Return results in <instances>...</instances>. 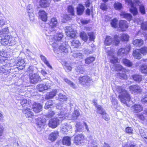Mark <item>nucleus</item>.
Here are the masks:
<instances>
[{
    "mask_svg": "<svg viewBox=\"0 0 147 147\" xmlns=\"http://www.w3.org/2000/svg\"><path fill=\"white\" fill-rule=\"evenodd\" d=\"M114 51L113 49L107 53L110 59V62L113 63V65L111 66V70L113 71H122L126 72L127 71V69L123 68L121 65L119 64H115L118 62V59L117 57L114 56Z\"/></svg>",
    "mask_w": 147,
    "mask_h": 147,
    "instance_id": "f257e3e1",
    "label": "nucleus"
},
{
    "mask_svg": "<svg viewBox=\"0 0 147 147\" xmlns=\"http://www.w3.org/2000/svg\"><path fill=\"white\" fill-rule=\"evenodd\" d=\"M65 114V113L61 112L59 114L58 116L56 118H54L51 119L49 121L48 125L49 127L52 128H55L57 127L59 124L60 122H62L65 119L68 118Z\"/></svg>",
    "mask_w": 147,
    "mask_h": 147,
    "instance_id": "f03ea898",
    "label": "nucleus"
},
{
    "mask_svg": "<svg viewBox=\"0 0 147 147\" xmlns=\"http://www.w3.org/2000/svg\"><path fill=\"white\" fill-rule=\"evenodd\" d=\"M58 24L57 19L55 18H53L51 19L49 22V27L46 29L45 34L47 36H50L49 34L51 33H55L59 28L57 27Z\"/></svg>",
    "mask_w": 147,
    "mask_h": 147,
    "instance_id": "7ed1b4c3",
    "label": "nucleus"
},
{
    "mask_svg": "<svg viewBox=\"0 0 147 147\" xmlns=\"http://www.w3.org/2000/svg\"><path fill=\"white\" fill-rule=\"evenodd\" d=\"M117 91L121 94L119 96V98L122 103L126 104L127 102L130 100V98L127 92L121 86H117Z\"/></svg>",
    "mask_w": 147,
    "mask_h": 147,
    "instance_id": "20e7f679",
    "label": "nucleus"
},
{
    "mask_svg": "<svg viewBox=\"0 0 147 147\" xmlns=\"http://www.w3.org/2000/svg\"><path fill=\"white\" fill-rule=\"evenodd\" d=\"M63 37V35L61 33H57L54 35L52 41L53 42L52 46L53 48H55V49L57 48L58 45L61 42Z\"/></svg>",
    "mask_w": 147,
    "mask_h": 147,
    "instance_id": "39448f33",
    "label": "nucleus"
},
{
    "mask_svg": "<svg viewBox=\"0 0 147 147\" xmlns=\"http://www.w3.org/2000/svg\"><path fill=\"white\" fill-rule=\"evenodd\" d=\"M80 83L85 86H88L91 82V78L87 76H80L79 78Z\"/></svg>",
    "mask_w": 147,
    "mask_h": 147,
    "instance_id": "423d86ee",
    "label": "nucleus"
},
{
    "mask_svg": "<svg viewBox=\"0 0 147 147\" xmlns=\"http://www.w3.org/2000/svg\"><path fill=\"white\" fill-rule=\"evenodd\" d=\"M125 1L126 3L131 7L130 9V12L134 16L136 15L138 12L134 3L131 0H125Z\"/></svg>",
    "mask_w": 147,
    "mask_h": 147,
    "instance_id": "0eeeda50",
    "label": "nucleus"
},
{
    "mask_svg": "<svg viewBox=\"0 0 147 147\" xmlns=\"http://www.w3.org/2000/svg\"><path fill=\"white\" fill-rule=\"evenodd\" d=\"M68 46H67L65 43H63L59 47L58 46L57 48L55 49V48H53L54 51L55 52V51L57 50L60 52L62 53L65 55L68 52Z\"/></svg>",
    "mask_w": 147,
    "mask_h": 147,
    "instance_id": "6e6552de",
    "label": "nucleus"
},
{
    "mask_svg": "<svg viewBox=\"0 0 147 147\" xmlns=\"http://www.w3.org/2000/svg\"><path fill=\"white\" fill-rule=\"evenodd\" d=\"M29 76L30 82L32 84H35L40 80V76L37 74H29Z\"/></svg>",
    "mask_w": 147,
    "mask_h": 147,
    "instance_id": "1a4fd4ad",
    "label": "nucleus"
},
{
    "mask_svg": "<svg viewBox=\"0 0 147 147\" xmlns=\"http://www.w3.org/2000/svg\"><path fill=\"white\" fill-rule=\"evenodd\" d=\"M129 89L132 93L135 94H137L142 92L140 87L137 85L131 86H129Z\"/></svg>",
    "mask_w": 147,
    "mask_h": 147,
    "instance_id": "9d476101",
    "label": "nucleus"
},
{
    "mask_svg": "<svg viewBox=\"0 0 147 147\" xmlns=\"http://www.w3.org/2000/svg\"><path fill=\"white\" fill-rule=\"evenodd\" d=\"M96 107L98 110L97 112L102 115V118L105 120H109V115L106 113L104 109H102L100 106H98Z\"/></svg>",
    "mask_w": 147,
    "mask_h": 147,
    "instance_id": "9b49d317",
    "label": "nucleus"
},
{
    "mask_svg": "<svg viewBox=\"0 0 147 147\" xmlns=\"http://www.w3.org/2000/svg\"><path fill=\"white\" fill-rule=\"evenodd\" d=\"M130 48L129 46L126 48H121L119 49L117 52V55L119 56H123L126 55L130 51Z\"/></svg>",
    "mask_w": 147,
    "mask_h": 147,
    "instance_id": "f8f14e48",
    "label": "nucleus"
},
{
    "mask_svg": "<svg viewBox=\"0 0 147 147\" xmlns=\"http://www.w3.org/2000/svg\"><path fill=\"white\" fill-rule=\"evenodd\" d=\"M84 138L82 134H78L75 136L74 139V142L76 144L79 145L82 143Z\"/></svg>",
    "mask_w": 147,
    "mask_h": 147,
    "instance_id": "ddd939ff",
    "label": "nucleus"
},
{
    "mask_svg": "<svg viewBox=\"0 0 147 147\" xmlns=\"http://www.w3.org/2000/svg\"><path fill=\"white\" fill-rule=\"evenodd\" d=\"M64 66L65 69L68 71H70L72 68L76 66V64L75 62H65Z\"/></svg>",
    "mask_w": 147,
    "mask_h": 147,
    "instance_id": "4468645a",
    "label": "nucleus"
},
{
    "mask_svg": "<svg viewBox=\"0 0 147 147\" xmlns=\"http://www.w3.org/2000/svg\"><path fill=\"white\" fill-rule=\"evenodd\" d=\"M65 31L66 35L67 36L71 38H74L76 36L75 32L69 26L65 27Z\"/></svg>",
    "mask_w": 147,
    "mask_h": 147,
    "instance_id": "2eb2a0df",
    "label": "nucleus"
},
{
    "mask_svg": "<svg viewBox=\"0 0 147 147\" xmlns=\"http://www.w3.org/2000/svg\"><path fill=\"white\" fill-rule=\"evenodd\" d=\"M42 106L40 103L34 102L32 105L33 111L36 113H38L42 111Z\"/></svg>",
    "mask_w": 147,
    "mask_h": 147,
    "instance_id": "dca6fc26",
    "label": "nucleus"
},
{
    "mask_svg": "<svg viewBox=\"0 0 147 147\" xmlns=\"http://www.w3.org/2000/svg\"><path fill=\"white\" fill-rule=\"evenodd\" d=\"M18 69L19 70L24 69L25 66V63L23 59H19L16 64Z\"/></svg>",
    "mask_w": 147,
    "mask_h": 147,
    "instance_id": "f3484780",
    "label": "nucleus"
},
{
    "mask_svg": "<svg viewBox=\"0 0 147 147\" xmlns=\"http://www.w3.org/2000/svg\"><path fill=\"white\" fill-rule=\"evenodd\" d=\"M57 93V90L56 89H54L52 91L47 93L45 97V99H49L53 98L55 96Z\"/></svg>",
    "mask_w": 147,
    "mask_h": 147,
    "instance_id": "a211bd4d",
    "label": "nucleus"
},
{
    "mask_svg": "<svg viewBox=\"0 0 147 147\" xmlns=\"http://www.w3.org/2000/svg\"><path fill=\"white\" fill-rule=\"evenodd\" d=\"M51 86V85L40 84L37 85V88L40 92H42L44 90H47Z\"/></svg>",
    "mask_w": 147,
    "mask_h": 147,
    "instance_id": "6ab92c4d",
    "label": "nucleus"
},
{
    "mask_svg": "<svg viewBox=\"0 0 147 147\" xmlns=\"http://www.w3.org/2000/svg\"><path fill=\"white\" fill-rule=\"evenodd\" d=\"M30 107H26V108H24V109L22 110L23 113L25 114V116L27 117H29L33 115V113L31 111V109L29 108Z\"/></svg>",
    "mask_w": 147,
    "mask_h": 147,
    "instance_id": "aec40b11",
    "label": "nucleus"
},
{
    "mask_svg": "<svg viewBox=\"0 0 147 147\" xmlns=\"http://www.w3.org/2000/svg\"><path fill=\"white\" fill-rule=\"evenodd\" d=\"M58 132L57 131H55L51 134L49 137V139L51 141H55L59 136Z\"/></svg>",
    "mask_w": 147,
    "mask_h": 147,
    "instance_id": "412c9836",
    "label": "nucleus"
},
{
    "mask_svg": "<svg viewBox=\"0 0 147 147\" xmlns=\"http://www.w3.org/2000/svg\"><path fill=\"white\" fill-rule=\"evenodd\" d=\"M51 2L50 0H40L39 5L42 7L46 8L49 6Z\"/></svg>",
    "mask_w": 147,
    "mask_h": 147,
    "instance_id": "4be33fe9",
    "label": "nucleus"
},
{
    "mask_svg": "<svg viewBox=\"0 0 147 147\" xmlns=\"http://www.w3.org/2000/svg\"><path fill=\"white\" fill-rule=\"evenodd\" d=\"M119 26L122 31H125L128 27L126 21L123 20L120 21Z\"/></svg>",
    "mask_w": 147,
    "mask_h": 147,
    "instance_id": "5701e85b",
    "label": "nucleus"
},
{
    "mask_svg": "<svg viewBox=\"0 0 147 147\" xmlns=\"http://www.w3.org/2000/svg\"><path fill=\"white\" fill-rule=\"evenodd\" d=\"M131 109L134 113H136L140 112L143 108L140 105L135 104L132 107Z\"/></svg>",
    "mask_w": 147,
    "mask_h": 147,
    "instance_id": "b1692460",
    "label": "nucleus"
},
{
    "mask_svg": "<svg viewBox=\"0 0 147 147\" xmlns=\"http://www.w3.org/2000/svg\"><path fill=\"white\" fill-rule=\"evenodd\" d=\"M27 10L28 13L30 20H33L34 19V15L33 13V10L31 5H29L27 6Z\"/></svg>",
    "mask_w": 147,
    "mask_h": 147,
    "instance_id": "393cba45",
    "label": "nucleus"
},
{
    "mask_svg": "<svg viewBox=\"0 0 147 147\" xmlns=\"http://www.w3.org/2000/svg\"><path fill=\"white\" fill-rule=\"evenodd\" d=\"M7 57V55L5 51H0V65L4 62L5 60V58Z\"/></svg>",
    "mask_w": 147,
    "mask_h": 147,
    "instance_id": "a878e982",
    "label": "nucleus"
},
{
    "mask_svg": "<svg viewBox=\"0 0 147 147\" xmlns=\"http://www.w3.org/2000/svg\"><path fill=\"white\" fill-rule=\"evenodd\" d=\"M132 55L135 59H140L142 57V55L139 49H136L133 52Z\"/></svg>",
    "mask_w": 147,
    "mask_h": 147,
    "instance_id": "bb28decb",
    "label": "nucleus"
},
{
    "mask_svg": "<svg viewBox=\"0 0 147 147\" xmlns=\"http://www.w3.org/2000/svg\"><path fill=\"white\" fill-rule=\"evenodd\" d=\"M10 40L9 36L7 35L1 39V43L3 45H6L9 44Z\"/></svg>",
    "mask_w": 147,
    "mask_h": 147,
    "instance_id": "cd10ccee",
    "label": "nucleus"
},
{
    "mask_svg": "<svg viewBox=\"0 0 147 147\" xmlns=\"http://www.w3.org/2000/svg\"><path fill=\"white\" fill-rule=\"evenodd\" d=\"M39 15L41 19L44 21H46L47 20V13L43 10H40Z\"/></svg>",
    "mask_w": 147,
    "mask_h": 147,
    "instance_id": "c85d7f7f",
    "label": "nucleus"
},
{
    "mask_svg": "<svg viewBox=\"0 0 147 147\" xmlns=\"http://www.w3.org/2000/svg\"><path fill=\"white\" fill-rule=\"evenodd\" d=\"M71 138L68 136H65L63 139L62 142L63 145L69 146L71 144Z\"/></svg>",
    "mask_w": 147,
    "mask_h": 147,
    "instance_id": "c756f323",
    "label": "nucleus"
},
{
    "mask_svg": "<svg viewBox=\"0 0 147 147\" xmlns=\"http://www.w3.org/2000/svg\"><path fill=\"white\" fill-rule=\"evenodd\" d=\"M75 126L76 128V132L82 131L84 129L83 124L82 125L80 122H77Z\"/></svg>",
    "mask_w": 147,
    "mask_h": 147,
    "instance_id": "7c9ffc66",
    "label": "nucleus"
},
{
    "mask_svg": "<svg viewBox=\"0 0 147 147\" xmlns=\"http://www.w3.org/2000/svg\"><path fill=\"white\" fill-rule=\"evenodd\" d=\"M21 105L24 108H26V107H30L31 105V101H28L26 99H23L20 102Z\"/></svg>",
    "mask_w": 147,
    "mask_h": 147,
    "instance_id": "2f4dec72",
    "label": "nucleus"
},
{
    "mask_svg": "<svg viewBox=\"0 0 147 147\" xmlns=\"http://www.w3.org/2000/svg\"><path fill=\"white\" fill-rule=\"evenodd\" d=\"M134 3H136L137 5L139 6V9L140 12L142 14H144L145 13V11L144 6L141 4L140 2L138 0L135 1Z\"/></svg>",
    "mask_w": 147,
    "mask_h": 147,
    "instance_id": "473e14b6",
    "label": "nucleus"
},
{
    "mask_svg": "<svg viewBox=\"0 0 147 147\" xmlns=\"http://www.w3.org/2000/svg\"><path fill=\"white\" fill-rule=\"evenodd\" d=\"M133 43L136 47H140L143 45L144 41L142 39H136L133 41Z\"/></svg>",
    "mask_w": 147,
    "mask_h": 147,
    "instance_id": "72a5a7b5",
    "label": "nucleus"
},
{
    "mask_svg": "<svg viewBox=\"0 0 147 147\" xmlns=\"http://www.w3.org/2000/svg\"><path fill=\"white\" fill-rule=\"evenodd\" d=\"M120 15L123 18L127 19L129 21L131 20L132 18V16L131 14L125 12H122Z\"/></svg>",
    "mask_w": 147,
    "mask_h": 147,
    "instance_id": "f704fd0d",
    "label": "nucleus"
},
{
    "mask_svg": "<svg viewBox=\"0 0 147 147\" xmlns=\"http://www.w3.org/2000/svg\"><path fill=\"white\" fill-rule=\"evenodd\" d=\"M39 121H37L36 123V125L38 129L42 128L46 122V120L45 119H42L39 120Z\"/></svg>",
    "mask_w": 147,
    "mask_h": 147,
    "instance_id": "c9c22d12",
    "label": "nucleus"
},
{
    "mask_svg": "<svg viewBox=\"0 0 147 147\" xmlns=\"http://www.w3.org/2000/svg\"><path fill=\"white\" fill-rule=\"evenodd\" d=\"M80 115V113H79V111L77 110H76L74 111L73 113V114L72 115V116L71 118H68L67 119H71L72 120H75Z\"/></svg>",
    "mask_w": 147,
    "mask_h": 147,
    "instance_id": "e433bc0d",
    "label": "nucleus"
},
{
    "mask_svg": "<svg viewBox=\"0 0 147 147\" xmlns=\"http://www.w3.org/2000/svg\"><path fill=\"white\" fill-rule=\"evenodd\" d=\"M113 42V39L111 37L108 36L106 37L105 41V45H110Z\"/></svg>",
    "mask_w": 147,
    "mask_h": 147,
    "instance_id": "4c0bfd02",
    "label": "nucleus"
},
{
    "mask_svg": "<svg viewBox=\"0 0 147 147\" xmlns=\"http://www.w3.org/2000/svg\"><path fill=\"white\" fill-rule=\"evenodd\" d=\"M77 13L78 15L82 14L84 10V6L81 4H79V6L77 7Z\"/></svg>",
    "mask_w": 147,
    "mask_h": 147,
    "instance_id": "58836bf2",
    "label": "nucleus"
},
{
    "mask_svg": "<svg viewBox=\"0 0 147 147\" xmlns=\"http://www.w3.org/2000/svg\"><path fill=\"white\" fill-rule=\"evenodd\" d=\"M80 36L82 39L85 42H86L88 40V37L85 32L84 31L80 32Z\"/></svg>",
    "mask_w": 147,
    "mask_h": 147,
    "instance_id": "ea45409f",
    "label": "nucleus"
},
{
    "mask_svg": "<svg viewBox=\"0 0 147 147\" xmlns=\"http://www.w3.org/2000/svg\"><path fill=\"white\" fill-rule=\"evenodd\" d=\"M122 62L125 65L129 67H131L133 65L132 62L126 59H123V60Z\"/></svg>",
    "mask_w": 147,
    "mask_h": 147,
    "instance_id": "a19ab883",
    "label": "nucleus"
},
{
    "mask_svg": "<svg viewBox=\"0 0 147 147\" xmlns=\"http://www.w3.org/2000/svg\"><path fill=\"white\" fill-rule=\"evenodd\" d=\"M71 46L73 47L77 48L81 45L79 41L77 40H74L71 42Z\"/></svg>",
    "mask_w": 147,
    "mask_h": 147,
    "instance_id": "79ce46f5",
    "label": "nucleus"
},
{
    "mask_svg": "<svg viewBox=\"0 0 147 147\" xmlns=\"http://www.w3.org/2000/svg\"><path fill=\"white\" fill-rule=\"evenodd\" d=\"M134 80L138 82H140L142 80V76L140 75L135 74L132 76Z\"/></svg>",
    "mask_w": 147,
    "mask_h": 147,
    "instance_id": "37998d69",
    "label": "nucleus"
},
{
    "mask_svg": "<svg viewBox=\"0 0 147 147\" xmlns=\"http://www.w3.org/2000/svg\"><path fill=\"white\" fill-rule=\"evenodd\" d=\"M120 38V37L119 38L117 35H115L114 39H113V45H117L120 42V39H121Z\"/></svg>",
    "mask_w": 147,
    "mask_h": 147,
    "instance_id": "c03bdc74",
    "label": "nucleus"
},
{
    "mask_svg": "<svg viewBox=\"0 0 147 147\" xmlns=\"http://www.w3.org/2000/svg\"><path fill=\"white\" fill-rule=\"evenodd\" d=\"M40 57L42 60L44 62L48 67L51 69L52 67L50 65L49 62L47 60L46 58L44 56L42 55H40Z\"/></svg>",
    "mask_w": 147,
    "mask_h": 147,
    "instance_id": "a18cd8bd",
    "label": "nucleus"
},
{
    "mask_svg": "<svg viewBox=\"0 0 147 147\" xmlns=\"http://www.w3.org/2000/svg\"><path fill=\"white\" fill-rule=\"evenodd\" d=\"M56 107L57 109L60 110L61 111H61L63 112H64L65 113V114H67V115H66V116H68V114L67 113L65 112V111L66 109H65L64 107L61 106V104L57 105L56 106Z\"/></svg>",
    "mask_w": 147,
    "mask_h": 147,
    "instance_id": "49530a36",
    "label": "nucleus"
},
{
    "mask_svg": "<svg viewBox=\"0 0 147 147\" xmlns=\"http://www.w3.org/2000/svg\"><path fill=\"white\" fill-rule=\"evenodd\" d=\"M129 38V36L126 34H123L120 36V39L122 41H128Z\"/></svg>",
    "mask_w": 147,
    "mask_h": 147,
    "instance_id": "de8ad7c7",
    "label": "nucleus"
},
{
    "mask_svg": "<svg viewBox=\"0 0 147 147\" xmlns=\"http://www.w3.org/2000/svg\"><path fill=\"white\" fill-rule=\"evenodd\" d=\"M63 80L68 84L69 85L71 86L73 88H75L76 86L74 83L70 80H68L67 79L64 78L63 79Z\"/></svg>",
    "mask_w": 147,
    "mask_h": 147,
    "instance_id": "09e8293b",
    "label": "nucleus"
},
{
    "mask_svg": "<svg viewBox=\"0 0 147 147\" xmlns=\"http://www.w3.org/2000/svg\"><path fill=\"white\" fill-rule=\"evenodd\" d=\"M58 98L59 100L61 101H65L67 100L66 96L61 93L59 94Z\"/></svg>",
    "mask_w": 147,
    "mask_h": 147,
    "instance_id": "8fccbe9b",
    "label": "nucleus"
},
{
    "mask_svg": "<svg viewBox=\"0 0 147 147\" xmlns=\"http://www.w3.org/2000/svg\"><path fill=\"white\" fill-rule=\"evenodd\" d=\"M114 6L115 8L117 10H120L122 8V4L118 2L115 3Z\"/></svg>",
    "mask_w": 147,
    "mask_h": 147,
    "instance_id": "3c124183",
    "label": "nucleus"
},
{
    "mask_svg": "<svg viewBox=\"0 0 147 147\" xmlns=\"http://www.w3.org/2000/svg\"><path fill=\"white\" fill-rule=\"evenodd\" d=\"M141 71L142 73L147 74V66L145 65H142L140 67Z\"/></svg>",
    "mask_w": 147,
    "mask_h": 147,
    "instance_id": "603ef678",
    "label": "nucleus"
},
{
    "mask_svg": "<svg viewBox=\"0 0 147 147\" xmlns=\"http://www.w3.org/2000/svg\"><path fill=\"white\" fill-rule=\"evenodd\" d=\"M117 20L115 18L111 21V25L113 27L116 28L117 26Z\"/></svg>",
    "mask_w": 147,
    "mask_h": 147,
    "instance_id": "864d4df0",
    "label": "nucleus"
},
{
    "mask_svg": "<svg viewBox=\"0 0 147 147\" xmlns=\"http://www.w3.org/2000/svg\"><path fill=\"white\" fill-rule=\"evenodd\" d=\"M139 50L140 51L141 53L143 55H145L147 54V47H144Z\"/></svg>",
    "mask_w": 147,
    "mask_h": 147,
    "instance_id": "5fc2aeb1",
    "label": "nucleus"
},
{
    "mask_svg": "<svg viewBox=\"0 0 147 147\" xmlns=\"http://www.w3.org/2000/svg\"><path fill=\"white\" fill-rule=\"evenodd\" d=\"M75 70L78 73L83 74L84 72V69L81 66H78Z\"/></svg>",
    "mask_w": 147,
    "mask_h": 147,
    "instance_id": "6e6d98bb",
    "label": "nucleus"
},
{
    "mask_svg": "<svg viewBox=\"0 0 147 147\" xmlns=\"http://www.w3.org/2000/svg\"><path fill=\"white\" fill-rule=\"evenodd\" d=\"M95 60V58L93 57H90L87 58L85 60V63L86 64H89L93 62Z\"/></svg>",
    "mask_w": 147,
    "mask_h": 147,
    "instance_id": "4d7b16f0",
    "label": "nucleus"
},
{
    "mask_svg": "<svg viewBox=\"0 0 147 147\" xmlns=\"http://www.w3.org/2000/svg\"><path fill=\"white\" fill-rule=\"evenodd\" d=\"M133 131V128L131 127H128L125 128V132L127 134H132Z\"/></svg>",
    "mask_w": 147,
    "mask_h": 147,
    "instance_id": "13d9d810",
    "label": "nucleus"
},
{
    "mask_svg": "<svg viewBox=\"0 0 147 147\" xmlns=\"http://www.w3.org/2000/svg\"><path fill=\"white\" fill-rule=\"evenodd\" d=\"M91 47H93L92 51H90L88 49H86L84 51V53L86 54H88L92 53L93 51L94 50L95 47L94 45H92Z\"/></svg>",
    "mask_w": 147,
    "mask_h": 147,
    "instance_id": "bf43d9fd",
    "label": "nucleus"
},
{
    "mask_svg": "<svg viewBox=\"0 0 147 147\" xmlns=\"http://www.w3.org/2000/svg\"><path fill=\"white\" fill-rule=\"evenodd\" d=\"M88 35L89 36V40L90 41H93L95 39V36L93 32L88 33Z\"/></svg>",
    "mask_w": 147,
    "mask_h": 147,
    "instance_id": "052dcab7",
    "label": "nucleus"
},
{
    "mask_svg": "<svg viewBox=\"0 0 147 147\" xmlns=\"http://www.w3.org/2000/svg\"><path fill=\"white\" fill-rule=\"evenodd\" d=\"M118 76H119V78L121 79L125 80L127 79V76L125 73H119L118 74Z\"/></svg>",
    "mask_w": 147,
    "mask_h": 147,
    "instance_id": "680f3d73",
    "label": "nucleus"
},
{
    "mask_svg": "<svg viewBox=\"0 0 147 147\" xmlns=\"http://www.w3.org/2000/svg\"><path fill=\"white\" fill-rule=\"evenodd\" d=\"M68 11L69 13L72 15H74V13L73 7L71 6H69L68 8Z\"/></svg>",
    "mask_w": 147,
    "mask_h": 147,
    "instance_id": "e2e57ef3",
    "label": "nucleus"
},
{
    "mask_svg": "<svg viewBox=\"0 0 147 147\" xmlns=\"http://www.w3.org/2000/svg\"><path fill=\"white\" fill-rule=\"evenodd\" d=\"M34 69V67L32 66H30L28 68L27 72L29 74H34L32 72H33Z\"/></svg>",
    "mask_w": 147,
    "mask_h": 147,
    "instance_id": "0e129e2a",
    "label": "nucleus"
},
{
    "mask_svg": "<svg viewBox=\"0 0 147 147\" xmlns=\"http://www.w3.org/2000/svg\"><path fill=\"white\" fill-rule=\"evenodd\" d=\"M55 113L53 111H49V112L47 114L46 116L47 117L51 118L54 116Z\"/></svg>",
    "mask_w": 147,
    "mask_h": 147,
    "instance_id": "69168bd1",
    "label": "nucleus"
},
{
    "mask_svg": "<svg viewBox=\"0 0 147 147\" xmlns=\"http://www.w3.org/2000/svg\"><path fill=\"white\" fill-rule=\"evenodd\" d=\"M89 142L90 143V145L91 147H97V144L95 140H92Z\"/></svg>",
    "mask_w": 147,
    "mask_h": 147,
    "instance_id": "338daca9",
    "label": "nucleus"
},
{
    "mask_svg": "<svg viewBox=\"0 0 147 147\" xmlns=\"http://www.w3.org/2000/svg\"><path fill=\"white\" fill-rule=\"evenodd\" d=\"M141 28L143 30H147V22H143L141 24Z\"/></svg>",
    "mask_w": 147,
    "mask_h": 147,
    "instance_id": "774afa93",
    "label": "nucleus"
}]
</instances>
